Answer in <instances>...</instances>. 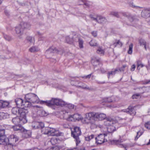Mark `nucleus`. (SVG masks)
I'll list each match as a JSON object with an SVG mask.
<instances>
[{"mask_svg": "<svg viewBox=\"0 0 150 150\" xmlns=\"http://www.w3.org/2000/svg\"><path fill=\"white\" fill-rule=\"evenodd\" d=\"M42 104H45L49 107H51L54 105H59L61 106H65L67 103L61 99L52 98L50 100L46 101H42L40 102Z\"/></svg>", "mask_w": 150, "mask_h": 150, "instance_id": "f257e3e1", "label": "nucleus"}, {"mask_svg": "<svg viewBox=\"0 0 150 150\" xmlns=\"http://www.w3.org/2000/svg\"><path fill=\"white\" fill-rule=\"evenodd\" d=\"M81 134V131L79 127H74L73 130H71V135L75 139L76 145H77L81 142L79 137Z\"/></svg>", "mask_w": 150, "mask_h": 150, "instance_id": "f03ea898", "label": "nucleus"}, {"mask_svg": "<svg viewBox=\"0 0 150 150\" xmlns=\"http://www.w3.org/2000/svg\"><path fill=\"white\" fill-rule=\"evenodd\" d=\"M25 98L26 100H28L33 103H38L39 101V98L37 95L32 93H30L25 95Z\"/></svg>", "mask_w": 150, "mask_h": 150, "instance_id": "7ed1b4c3", "label": "nucleus"}, {"mask_svg": "<svg viewBox=\"0 0 150 150\" xmlns=\"http://www.w3.org/2000/svg\"><path fill=\"white\" fill-rule=\"evenodd\" d=\"M124 141V140L120 139L119 140H113L111 141V143L112 144H116L118 145L119 147H123L125 148V150H127V148L130 147H132L134 146L133 144L130 145V144H121V142H123Z\"/></svg>", "mask_w": 150, "mask_h": 150, "instance_id": "20e7f679", "label": "nucleus"}, {"mask_svg": "<svg viewBox=\"0 0 150 150\" xmlns=\"http://www.w3.org/2000/svg\"><path fill=\"white\" fill-rule=\"evenodd\" d=\"M107 136V133L100 134H98L97 137H95L96 142L97 144H101L107 141L105 138Z\"/></svg>", "mask_w": 150, "mask_h": 150, "instance_id": "39448f33", "label": "nucleus"}, {"mask_svg": "<svg viewBox=\"0 0 150 150\" xmlns=\"http://www.w3.org/2000/svg\"><path fill=\"white\" fill-rule=\"evenodd\" d=\"M28 113V111L26 109L23 108H20L18 115H20V118L23 121V124H25L27 122V120L26 119V114Z\"/></svg>", "mask_w": 150, "mask_h": 150, "instance_id": "423d86ee", "label": "nucleus"}, {"mask_svg": "<svg viewBox=\"0 0 150 150\" xmlns=\"http://www.w3.org/2000/svg\"><path fill=\"white\" fill-rule=\"evenodd\" d=\"M7 139L8 144L12 146H13L16 145V143L18 142V138L16 135L12 134Z\"/></svg>", "mask_w": 150, "mask_h": 150, "instance_id": "0eeeda50", "label": "nucleus"}, {"mask_svg": "<svg viewBox=\"0 0 150 150\" xmlns=\"http://www.w3.org/2000/svg\"><path fill=\"white\" fill-rule=\"evenodd\" d=\"M81 119V116L80 114H75L73 115H70L67 118V120L68 121H79Z\"/></svg>", "mask_w": 150, "mask_h": 150, "instance_id": "6e6552de", "label": "nucleus"}, {"mask_svg": "<svg viewBox=\"0 0 150 150\" xmlns=\"http://www.w3.org/2000/svg\"><path fill=\"white\" fill-rule=\"evenodd\" d=\"M15 30L16 33L19 36L23 35L25 30L20 24L16 27Z\"/></svg>", "mask_w": 150, "mask_h": 150, "instance_id": "1a4fd4ad", "label": "nucleus"}, {"mask_svg": "<svg viewBox=\"0 0 150 150\" xmlns=\"http://www.w3.org/2000/svg\"><path fill=\"white\" fill-rule=\"evenodd\" d=\"M117 121L114 120V119L111 117H108L107 118L106 120L104 122V124L105 125L109 126L112 124L116 123Z\"/></svg>", "mask_w": 150, "mask_h": 150, "instance_id": "9d476101", "label": "nucleus"}, {"mask_svg": "<svg viewBox=\"0 0 150 150\" xmlns=\"http://www.w3.org/2000/svg\"><path fill=\"white\" fill-rule=\"evenodd\" d=\"M38 110V113L39 115L41 116H44L47 115L46 112L43 110L42 107L38 106H36L35 107Z\"/></svg>", "mask_w": 150, "mask_h": 150, "instance_id": "9b49d317", "label": "nucleus"}, {"mask_svg": "<svg viewBox=\"0 0 150 150\" xmlns=\"http://www.w3.org/2000/svg\"><path fill=\"white\" fill-rule=\"evenodd\" d=\"M20 24L24 30L29 29L31 25L29 23L24 22H21Z\"/></svg>", "mask_w": 150, "mask_h": 150, "instance_id": "f8f14e48", "label": "nucleus"}, {"mask_svg": "<svg viewBox=\"0 0 150 150\" xmlns=\"http://www.w3.org/2000/svg\"><path fill=\"white\" fill-rule=\"evenodd\" d=\"M95 118L98 119L99 120H102L106 117V115L103 113H95Z\"/></svg>", "mask_w": 150, "mask_h": 150, "instance_id": "ddd939ff", "label": "nucleus"}, {"mask_svg": "<svg viewBox=\"0 0 150 150\" xmlns=\"http://www.w3.org/2000/svg\"><path fill=\"white\" fill-rule=\"evenodd\" d=\"M59 52V50H58L54 47H51L46 51V52L48 54L50 53H57Z\"/></svg>", "mask_w": 150, "mask_h": 150, "instance_id": "4468645a", "label": "nucleus"}, {"mask_svg": "<svg viewBox=\"0 0 150 150\" xmlns=\"http://www.w3.org/2000/svg\"><path fill=\"white\" fill-rule=\"evenodd\" d=\"M58 131L57 130H56L55 129L53 128H50V129H49V135L58 136Z\"/></svg>", "mask_w": 150, "mask_h": 150, "instance_id": "2eb2a0df", "label": "nucleus"}, {"mask_svg": "<svg viewBox=\"0 0 150 150\" xmlns=\"http://www.w3.org/2000/svg\"><path fill=\"white\" fill-rule=\"evenodd\" d=\"M34 125H33L32 126L35 129L42 128L44 126V124L41 122H35Z\"/></svg>", "mask_w": 150, "mask_h": 150, "instance_id": "dca6fc26", "label": "nucleus"}, {"mask_svg": "<svg viewBox=\"0 0 150 150\" xmlns=\"http://www.w3.org/2000/svg\"><path fill=\"white\" fill-rule=\"evenodd\" d=\"M21 132L23 133V136L25 138H28L31 136V132L30 130H27L24 129V131Z\"/></svg>", "mask_w": 150, "mask_h": 150, "instance_id": "f3484780", "label": "nucleus"}, {"mask_svg": "<svg viewBox=\"0 0 150 150\" xmlns=\"http://www.w3.org/2000/svg\"><path fill=\"white\" fill-rule=\"evenodd\" d=\"M15 102L17 107H23V102L21 99L16 98L15 99Z\"/></svg>", "mask_w": 150, "mask_h": 150, "instance_id": "a211bd4d", "label": "nucleus"}, {"mask_svg": "<svg viewBox=\"0 0 150 150\" xmlns=\"http://www.w3.org/2000/svg\"><path fill=\"white\" fill-rule=\"evenodd\" d=\"M13 123L15 125H18L19 123H23V121L18 117L13 118L12 120Z\"/></svg>", "mask_w": 150, "mask_h": 150, "instance_id": "6ab92c4d", "label": "nucleus"}, {"mask_svg": "<svg viewBox=\"0 0 150 150\" xmlns=\"http://www.w3.org/2000/svg\"><path fill=\"white\" fill-rule=\"evenodd\" d=\"M12 128L14 131H19L21 132L24 130V128L23 127L18 124L13 126Z\"/></svg>", "mask_w": 150, "mask_h": 150, "instance_id": "aec40b11", "label": "nucleus"}, {"mask_svg": "<svg viewBox=\"0 0 150 150\" xmlns=\"http://www.w3.org/2000/svg\"><path fill=\"white\" fill-rule=\"evenodd\" d=\"M125 111L132 115H135V114L134 108L131 106L129 107Z\"/></svg>", "mask_w": 150, "mask_h": 150, "instance_id": "412c9836", "label": "nucleus"}, {"mask_svg": "<svg viewBox=\"0 0 150 150\" xmlns=\"http://www.w3.org/2000/svg\"><path fill=\"white\" fill-rule=\"evenodd\" d=\"M98 23H105L107 21V20L105 17L101 16H98Z\"/></svg>", "mask_w": 150, "mask_h": 150, "instance_id": "4be33fe9", "label": "nucleus"}, {"mask_svg": "<svg viewBox=\"0 0 150 150\" xmlns=\"http://www.w3.org/2000/svg\"><path fill=\"white\" fill-rule=\"evenodd\" d=\"M121 15H122L124 16L127 17L131 22H132L134 21V18L130 14L128 13L121 12Z\"/></svg>", "mask_w": 150, "mask_h": 150, "instance_id": "5701e85b", "label": "nucleus"}, {"mask_svg": "<svg viewBox=\"0 0 150 150\" xmlns=\"http://www.w3.org/2000/svg\"><path fill=\"white\" fill-rule=\"evenodd\" d=\"M85 116L87 118L91 120L93 118H95V113L90 112L88 113H86L85 115Z\"/></svg>", "mask_w": 150, "mask_h": 150, "instance_id": "b1692460", "label": "nucleus"}, {"mask_svg": "<svg viewBox=\"0 0 150 150\" xmlns=\"http://www.w3.org/2000/svg\"><path fill=\"white\" fill-rule=\"evenodd\" d=\"M141 15L143 17L150 16V10H143L142 13Z\"/></svg>", "mask_w": 150, "mask_h": 150, "instance_id": "393cba45", "label": "nucleus"}, {"mask_svg": "<svg viewBox=\"0 0 150 150\" xmlns=\"http://www.w3.org/2000/svg\"><path fill=\"white\" fill-rule=\"evenodd\" d=\"M9 103L6 101L2 100H0V107L4 108L7 107L9 105Z\"/></svg>", "mask_w": 150, "mask_h": 150, "instance_id": "a878e982", "label": "nucleus"}, {"mask_svg": "<svg viewBox=\"0 0 150 150\" xmlns=\"http://www.w3.org/2000/svg\"><path fill=\"white\" fill-rule=\"evenodd\" d=\"M20 108L18 107H14L12 108L11 112L12 114L16 115H18L19 112L20 111Z\"/></svg>", "mask_w": 150, "mask_h": 150, "instance_id": "bb28decb", "label": "nucleus"}, {"mask_svg": "<svg viewBox=\"0 0 150 150\" xmlns=\"http://www.w3.org/2000/svg\"><path fill=\"white\" fill-rule=\"evenodd\" d=\"M82 121L84 123L88 124L91 123L92 125H95L94 122H91V120L87 118L85 116V117L84 119H83Z\"/></svg>", "mask_w": 150, "mask_h": 150, "instance_id": "cd10ccee", "label": "nucleus"}, {"mask_svg": "<svg viewBox=\"0 0 150 150\" xmlns=\"http://www.w3.org/2000/svg\"><path fill=\"white\" fill-rule=\"evenodd\" d=\"M66 42L69 44H72L73 43V40L72 37H70L69 36H67L65 38Z\"/></svg>", "mask_w": 150, "mask_h": 150, "instance_id": "c85d7f7f", "label": "nucleus"}, {"mask_svg": "<svg viewBox=\"0 0 150 150\" xmlns=\"http://www.w3.org/2000/svg\"><path fill=\"white\" fill-rule=\"evenodd\" d=\"M107 130L109 133H112L116 130V128L114 126L111 125L107 127Z\"/></svg>", "mask_w": 150, "mask_h": 150, "instance_id": "c756f323", "label": "nucleus"}, {"mask_svg": "<svg viewBox=\"0 0 150 150\" xmlns=\"http://www.w3.org/2000/svg\"><path fill=\"white\" fill-rule=\"evenodd\" d=\"M32 103H30V102L29 101H28V100H26L25 101L23 102V108H26L30 107Z\"/></svg>", "mask_w": 150, "mask_h": 150, "instance_id": "7c9ffc66", "label": "nucleus"}, {"mask_svg": "<svg viewBox=\"0 0 150 150\" xmlns=\"http://www.w3.org/2000/svg\"><path fill=\"white\" fill-rule=\"evenodd\" d=\"M6 140L5 135H0V144H4Z\"/></svg>", "mask_w": 150, "mask_h": 150, "instance_id": "2f4dec72", "label": "nucleus"}, {"mask_svg": "<svg viewBox=\"0 0 150 150\" xmlns=\"http://www.w3.org/2000/svg\"><path fill=\"white\" fill-rule=\"evenodd\" d=\"M72 37L73 40V43L74 42H78L79 40H80L81 38V37L79 35H75Z\"/></svg>", "mask_w": 150, "mask_h": 150, "instance_id": "473e14b6", "label": "nucleus"}, {"mask_svg": "<svg viewBox=\"0 0 150 150\" xmlns=\"http://www.w3.org/2000/svg\"><path fill=\"white\" fill-rule=\"evenodd\" d=\"M49 129H50V127H43L42 130V132L44 134H48L49 135Z\"/></svg>", "mask_w": 150, "mask_h": 150, "instance_id": "72a5a7b5", "label": "nucleus"}, {"mask_svg": "<svg viewBox=\"0 0 150 150\" xmlns=\"http://www.w3.org/2000/svg\"><path fill=\"white\" fill-rule=\"evenodd\" d=\"M110 14L117 18H120L121 15V12H111Z\"/></svg>", "mask_w": 150, "mask_h": 150, "instance_id": "f704fd0d", "label": "nucleus"}, {"mask_svg": "<svg viewBox=\"0 0 150 150\" xmlns=\"http://www.w3.org/2000/svg\"><path fill=\"white\" fill-rule=\"evenodd\" d=\"M89 44L91 46H96L98 45L97 41L94 40H91L89 42Z\"/></svg>", "mask_w": 150, "mask_h": 150, "instance_id": "c9c22d12", "label": "nucleus"}, {"mask_svg": "<svg viewBox=\"0 0 150 150\" xmlns=\"http://www.w3.org/2000/svg\"><path fill=\"white\" fill-rule=\"evenodd\" d=\"M112 45H113L115 47H116L117 45H119L120 47H122V44L120 40H116L115 42H113Z\"/></svg>", "mask_w": 150, "mask_h": 150, "instance_id": "e433bc0d", "label": "nucleus"}, {"mask_svg": "<svg viewBox=\"0 0 150 150\" xmlns=\"http://www.w3.org/2000/svg\"><path fill=\"white\" fill-rule=\"evenodd\" d=\"M139 42L141 45H144L145 50H146V41L142 39H140L139 40Z\"/></svg>", "mask_w": 150, "mask_h": 150, "instance_id": "4c0bfd02", "label": "nucleus"}, {"mask_svg": "<svg viewBox=\"0 0 150 150\" xmlns=\"http://www.w3.org/2000/svg\"><path fill=\"white\" fill-rule=\"evenodd\" d=\"M97 53L101 55H103L105 52L104 50L101 47H99L97 50Z\"/></svg>", "mask_w": 150, "mask_h": 150, "instance_id": "58836bf2", "label": "nucleus"}, {"mask_svg": "<svg viewBox=\"0 0 150 150\" xmlns=\"http://www.w3.org/2000/svg\"><path fill=\"white\" fill-rule=\"evenodd\" d=\"M118 70L117 69H116L114 71H111L109 72L108 74V78H109L110 76L111 75H114L115 74L118 72Z\"/></svg>", "mask_w": 150, "mask_h": 150, "instance_id": "ea45409f", "label": "nucleus"}, {"mask_svg": "<svg viewBox=\"0 0 150 150\" xmlns=\"http://www.w3.org/2000/svg\"><path fill=\"white\" fill-rule=\"evenodd\" d=\"M78 88H80L83 89L90 90V88L85 84L82 83L81 85L77 86Z\"/></svg>", "mask_w": 150, "mask_h": 150, "instance_id": "a19ab883", "label": "nucleus"}, {"mask_svg": "<svg viewBox=\"0 0 150 150\" xmlns=\"http://www.w3.org/2000/svg\"><path fill=\"white\" fill-rule=\"evenodd\" d=\"M26 39L28 42L30 43H33L34 42V38L30 36H27Z\"/></svg>", "mask_w": 150, "mask_h": 150, "instance_id": "79ce46f5", "label": "nucleus"}, {"mask_svg": "<svg viewBox=\"0 0 150 150\" xmlns=\"http://www.w3.org/2000/svg\"><path fill=\"white\" fill-rule=\"evenodd\" d=\"M38 51V48L35 47H33L29 49V51L31 52H36Z\"/></svg>", "mask_w": 150, "mask_h": 150, "instance_id": "37998d69", "label": "nucleus"}, {"mask_svg": "<svg viewBox=\"0 0 150 150\" xmlns=\"http://www.w3.org/2000/svg\"><path fill=\"white\" fill-rule=\"evenodd\" d=\"M79 43V47L80 49H82L83 48V41L81 38L80 40H79V41L78 42Z\"/></svg>", "mask_w": 150, "mask_h": 150, "instance_id": "c03bdc74", "label": "nucleus"}, {"mask_svg": "<svg viewBox=\"0 0 150 150\" xmlns=\"http://www.w3.org/2000/svg\"><path fill=\"white\" fill-rule=\"evenodd\" d=\"M3 34L4 37L6 40L8 41H10L12 39V38L11 36L5 34L4 33H3Z\"/></svg>", "mask_w": 150, "mask_h": 150, "instance_id": "a18cd8bd", "label": "nucleus"}, {"mask_svg": "<svg viewBox=\"0 0 150 150\" xmlns=\"http://www.w3.org/2000/svg\"><path fill=\"white\" fill-rule=\"evenodd\" d=\"M94 137V135L93 134H91L89 136H88L87 137H85V140L87 141H90V140L93 139Z\"/></svg>", "mask_w": 150, "mask_h": 150, "instance_id": "49530a36", "label": "nucleus"}, {"mask_svg": "<svg viewBox=\"0 0 150 150\" xmlns=\"http://www.w3.org/2000/svg\"><path fill=\"white\" fill-rule=\"evenodd\" d=\"M100 60L99 59L95 60L92 59V63L94 66H96L99 64Z\"/></svg>", "mask_w": 150, "mask_h": 150, "instance_id": "de8ad7c7", "label": "nucleus"}, {"mask_svg": "<svg viewBox=\"0 0 150 150\" xmlns=\"http://www.w3.org/2000/svg\"><path fill=\"white\" fill-rule=\"evenodd\" d=\"M50 142L52 145H54L57 143V140L56 138H52L51 139Z\"/></svg>", "mask_w": 150, "mask_h": 150, "instance_id": "09e8293b", "label": "nucleus"}, {"mask_svg": "<svg viewBox=\"0 0 150 150\" xmlns=\"http://www.w3.org/2000/svg\"><path fill=\"white\" fill-rule=\"evenodd\" d=\"M133 48V45L131 44L129 46V50L128 51V53L129 54H131L132 53V50Z\"/></svg>", "mask_w": 150, "mask_h": 150, "instance_id": "8fccbe9b", "label": "nucleus"}, {"mask_svg": "<svg viewBox=\"0 0 150 150\" xmlns=\"http://www.w3.org/2000/svg\"><path fill=\"white\" fill-rule=\"evenodd\" d=\"M90 17L91 18V19L93 21H95L98 22V16H94L93 15H91L90 16Z\"/></svg>", "mask_w": 150, "mask_h": 150, "instance_id": "3c124183", "label": "nucleus"}, {"mask_svg": "<svg viewBox=\"0 0 150 150\" xmlns=\"http://www.w3.org/2000/svg\"><path fill=\"white\" fill-rule=\"evenodd\" d=\"M66 107L70 109H72L74 108V105L71 104H67L66 105Z\"/></svg>", "mask_w": 150, "mask_h": 150, "instance_id": "603ef678", "label": "nucleus"}, {"mask_svg": "<svg viewBox=\"0 0 150 150\" xmlns=\"http://www.w3.org/2000/svg\"><path fill=\"white\" fill-rule=\"evenodd\" d=\"M82 3L79 4V5H82L83 4L85 5L87 7H89L91 5V3L89 2L86 1L84 2L82 1Z\"/></svg>", "mask_w": 150, "mask_h": 150, "instance_id": "864d4df0", "label": "nucleus"}, {"mask_svg": "<svg viewBox=\"0 0 150 150\" xmlns=\"http://www.w3.org/2000/svg\"><path fill=\"white\" fill-rule=\"evenodd\" d=\"M145 127L147 129H150V121L146 123L145 124Z\"/></svg>", "mask_w": 150, "mask_h": 150, "instance_id": "5fc2aeb1", "label": "nucleus"}, {"mask_svg": "<svg viewBox=\"0 0 150 150\" xmlns=\"http://www.w3.org/2000/svg\"><path fill=\"white\" fill-rule=\"evenodd\" d=\"M127 67V66L126 65H123L122 67L120 68L118 70V72L119 71L121 72L124 71V69Z\"/></svg>", "mask_w": 150, "mask_h": 150, "instance_id": "6e6d98bb", "label": "nucleus"}, {"mask_svg": "<svg viewBox=\"0 0 150 150\" xmlns=\"http://www.w3.org/2000/svg\"><path fill=\"white\" fill-rule=\"evenodd\" d=\"M140 94H136L132 96V98L133 99H137L139 97Z\"/></svg>", "mask_w": 150, "mask_h": 150, "instance_id": "4d7b16f0", "label": "nucleus"}, {"mask_svg": "<svg viewBox=\"0 0 150 150\" xmlns=\"http://www.w3.org/2000/svg\"><path fill=\"white\" fill-rule=\"evenodd\" d=\"M49 150H59V149L58 147L55 146L50 148Z\"/></svg>", "mask_w": 150, "mask_h": 150, "instance_id": "13d9d810", "label": "nucleus"}, {"mask_svg": "<svg viewBox=\"0 0 150 150\" xmlns=\"http://www.w3.org/2000/svg\"><path fill=\"white\" fill-rule=\"evenodd\" d=\"M62 125L65 128H68L69 127V125L68 123H64L62 124Z\"/></svg>", "mask_w": 150, "mask_h": 150, "instance_id": "bf43d9fd", "label": "nucleus"}, {"mask_svg": "<svg viewBox=\"0 0 150 150\" xmlns=\"http://www.w3.org/2000/svg\"><path fill=\"white\" fill-rule=\"evenodd\" d=\"M142 134V133L141 132H138L137 133V135L136 137L135 138V140H137L138 138L140 137V136Z\"/></svg>", "mask_w": 150, "mask_h": 150, "instance_id": "052dcab7", "label": "nucleus"}, {"mask_svg": "<svg viewBox=\"0 0 150 150\" xmlns=\"http://www.w3.org/2000/svg\"><path fill=\"white\" fill-rule=\"evenodd\" d=\"M5 130L4 129H0V135H5Z\"/></svg>", "mask_w": 150, "mask_h": 150, "instance_id": "680f3d73", "label": "nucleus"}, {"mask_svg": "<svg viewBox=\"0 0 150 150\" xmlns=\"http://www.w3.org/2000/svg\"><path fill=\"white\" fill-rule=\"evenodd\" d=\"M104 101L105 102L110 103L112 102V100L110 98H109L105 99Z\"/></svg>", "mask_w": 150, "mask_h": 150, "instance_id": "e2e57ef3", "label": "nucleus"}, {"mask_svg": "<svg viewBox=\"0 0 150 150\" xmlns=\"http://www.w3.org/2000/svg\"><path fill=\"white\" fill-rule=\"evenodd\" d=\"M141 62L140 60H138L137 61V69L138 70L140 69V68H139V67H140V64H141Z\"/></svg>", "mask_w": 150, "mask_h": 150, "instance_id": "0e129e2a", "label": "nucleus"}, {"mask_svg": "<svg viewBox=\"0 0 150 150\" xmlns=\"http://www.w3.org/2000/svg\"><path fill=\"white\" fill-rule=\"evenodd\" d=\"M91 34L94 37H96L97 35V31H93L91 33Z\"/></svg>", "mask_w": 150, "mask_h": 150, "instance_id": "69168bd1", "label": "nucleus"}, {"mask_svg": "<svg viewBox=\"0 0 150 150\" xmlns=\"http://www.w3.org/2000/svg\"><path fill=\"white\" fill-rule=\"evenodd\" d=\"M91 74H90L86 76L82 77V78H85L86 79H89L91 77Z\"/></svg>", "mask_w": 150, "mask_h": 150, "instance_id": "338daca9", "label": "nucleus"}, {"mask_svg": "<svg viewBox=\"0 0 150 150\" xmlns=\"http://www.w3.org/2000/svg\"><path fill=\"white\" fill-rule=\"evenodd\" d=\"M129 6H131V7H132L133 8H134V7H136V6H135V5H134L133 4V3L132 2H129Z\"/></svg>", "mask_w": 150, "mask_h": 150, "instance_id": "774afa93", "label": "nucleus"}]
</instances>
